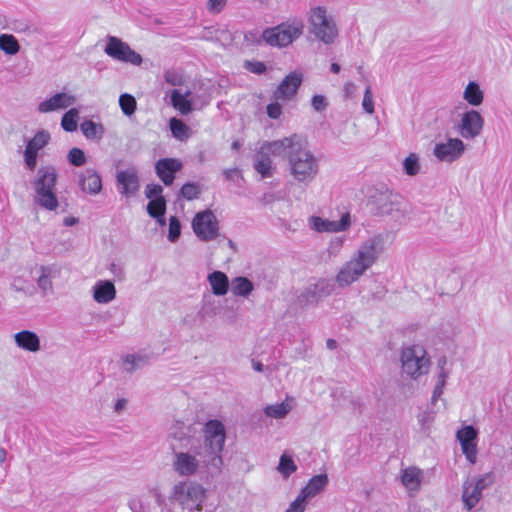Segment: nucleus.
<instances>
[{
	"label": "nucleus",
	"instance_id": "f257e3e1",
	"mask_svg": "<svg viewBox=\"0 0 512 512\" xmlns=\"http://www.w3.org/2000/svg\"><path fill=\"white\" fill-rule=\"evenodd\" d=\"M319 172V160L308 148L307 140L299 135L290 137V193L300 200L306 187Z\"/></svg>",
	"mask_w": 512,
	"mask_h": 512
},
{
	"label": "nucleus",
	"instance_id": "f03ea898",
	"mask_svg": "<svg viewBox=\"0 0 512 512\" xmlns=\"http://www.w3.org/2000/svg\"><path fill=\"white\" fill-rule=\"evenodd\" d=\"M385 248V239L381 234L373 235L357 247L335 277L339 287H347L356 282L380 258Z\"/></svg>",
	"mask_w": 512,
	"mask_h": 512
},
{
	"label": "nucleus",
	"instance_id": "7ed1b4c3",
	"mask_svg": "<svg viewBox=\"0 0 512 512\" xmlns=\"http://www.w3.org/2000/svg\"><path fill=\"white\" fill-rule=\"evenodd\" d=\"M170 449L172 451V468L181 477L221 471L191 439L188 440V445L171 443Z\"/></svg>",
	"mask_w": 512,
	"mask_h": 512
},
{
	"label": "nucleus",
	"instance_id": "20e7f679",
	"mask_svg": "<svg viewBox=\"0 0 512 512\" xmlns=\"http://www.w3.org/2000/svg\"><path fill=\"white\" fill-rule=\"evenodd\" d=\"M191 441L216 465L222 469V452L226 441V428L222 421L211 419L205 422L202 428V439Z\"/></svg>",
	"mask_w": 512,
	"mask_h": 512
},
{
	"label": "nucleus",
	"instance_id": "39448f33",
	"mask_svg": "<svg viewBox=\"0 0 512 512\" xmlns=\"http://www.w3.org/2000/svg\"><path fill=\"white\" fill-rule=\"evenodd\" d=\"M400 363L402 373L413 380L428 374L431 367L427 350L421 344L403 346L400 351Z\"/></svg>",
	"mask_w": 512,
	"mask_h": 512
},
{
	"label": "nucleus",
	"instance_id": "423d86ee",
	"mask_svg": "<svg viewBox=\"0 0 512 512\" xmlns=\"http://www.w3.org/2000/svg\"><path fill=\"white\" fill-rule=\"evenodd\" d=\"M57 177L58 174L55 167H41L37 172V178L34 183V201L48 211H55L59 206L55 193Z\"/></svg>",
	"mask_w": 512,
	"mask_h": 512
},
{
	"label": "nucleus",
	"instance_id": "0eeeda50",
	"mask_svg": "<svg viewBox=\"0 0 512 512\" xmlns=\"http://www.w3.org/2000/svg\"><path fill=\"white\" fill-rule=\"evenodd\" d=\"M310 33L326 45L334 44L338 38V27L334 18L328 14L323 6L312 7L308 14Z\"/></svg>",
	"mask_w": 512,
	"mask_h": 512
},
{
	"label": "nucleus",
	"instance_id": "6e6552de",
	"mask_svg": "<svg viewBox=\"0 0 512 512\" xmlns=\"http://www.w3.org/2000/svg\"><path fill=\"white\" fill-rule=\"evenodd\" d=\"M61 273L62 267L57 263L34 264L29 268V275L42 296L54 293L53 280L60 278Z\"/></svg>",
	"mask_w": 512,
	"mask_h": 512
},
{
	"label": "nucleus",
	"instance_id": "1a4fd4ad",
	"mask_svg": "<svg viewBox=\"0 0 512 512\" xmlns=\"http://www.w3.org/2000/svg\"><path fill=\"white\" fill-rule=\"evenodd\" d=\"M195 235L202 241H213L219 234V223L211 210L198 212L192 220Z\"/></svg>",
	"mask_w": 512,
	"mask_h": 512
},
{
	"label": "nucleus",
	"instance_id": "9d476101",
	"mask_svg": "<svg viewBox=\"0 0 512 512\" xmlns=\"http://www.w3.org/2000/svg\"><path fill=\"white\" fill-rule=\"evenodd\" d=\"M104 52L112 59L133 65H140L142 57L131 49V47L121 39L108 36Z\"/></svg>",
	"mask_w": 512,
	"mask_h": 512
},
{
	"label": "nucleus",
	"instance_id": "9b49d317",
	"mask_svg": "<svg viewBox=\"0 0 512 512\" xmlns=\"http://www.w3.org/2000/svg\"><path fill=\"white\" fill-rule=\"evenodd\" d=\"M327 481L326 475L313 476L296 499L290 503V512H304L308 502L324 489Z\"/></svg>",
	"mask_w": 512,
	"mask_h": 512
},
{
	"label": "nucleus",
	"instance_id": "f8f14e48",
	"mask_svg": "<svg viewBox=\"0 0 512 512\" xmlns=\"http://www.w3.org/2000/svg\"><path fill=\"white\" fill-rule=\"evenodd\" d=\"M483 127L484 118L474 109L462 113L456 126L458 133L468 140L478 137L482 133Z\"/></svg>",
	"mask_w": 512,
	"mask_h": 512
},
{
	"label": "nucleus",
	"instance_id": "ddd939ff",
	"mask_svg": "<svg viewBox=\"0 0 512 512\" xmlns=\"http://www.w3.org/2000/svg\"><path fill=\"white\" fill-rule=\"evenodd\" d=\"M173 498L182 505H200L205 498V490L199 484L180 482L173 487Z\"/></svg>",
	"mask_w": 512,
	"mask_h": 512
},
{
	"label": "nucleus",
	"instance_id": "4468645a",
	"mask_svg": "<svg viewBox=\"0 0 512 512\" xmlns=\"http://www.w3.org/2000/svg\"><path fill=\"white\" fill-rule=\"evenodd\" d=\"M51 140L50 133L45 129L38 130L35 135L27 141L24 150V162L28 169L33 171L37 166L38 153Z\"/></svg>",
	"mask_w": 512,
	"mask_h": 512
},
{
	"label": "nucleus",
	"instance_id": "2eb2a0df",
	"mask_svg": "<svg viewBox=\"0 0 512 512\" xmlns=\"http://www.w3.org/2000/svg\"><path fill=\"white\" fill-rule=\"evenodd\" d=\"M76 102L75 95L68 92H58L52 96L40 101L37 104V112L40 114H48L65 110Z\"/></svg>",
	"mask_w": 512,
	"mask_h": 512
},
{
	"label": "nucleus",
	"instance_id": "dca6fc26",
	"mask_svg": "<svg viewBox=\"0 0 512 512\" xmlns=\"http://www.w3.org/2000/svg\"><path fill=\"white\" fill-rule=\"evenodd\" d=\"M352 224L350 213L346 212L342 214L339 221H333L328 219H323L318 216H311L309 218L310 227L317 232H328V233H337L347 231Z\"/></svg>",
	"mask_w": 512,
	"mask_h": 512
},
{
	"label": "nucleus",
	"instance_id": "f3484780",
	"mask_svg": "<svg viewBox=\"0 0 512 512\" xmlns=\"http://www.w3.org/2000/svg\"><path fill=\"white\" fill-rule=\"evenodd\" d=\"M464 151L465 144L461 139L449 138L446 142L437 143L433 154L439 161L451 163L459 159Z\"/></svg>",
	"mask_w": 512,
	"mask_h": 512
},
{
	"label": "nucleus",
	"instance_id": "a211bd4d",
	"mask_svg": "<svg viewBox=\"0 0 512 512\" xmlns=\"http://www.w3.org/2000/svg\"><path fill=\"white\" fill-rule=\"evenodd\" d=\"M116 182L119 192L126 197L135 195L139 190V178L134 168L118 172Z\"/></svg>",
	"mask_w": 512,
	"mask_h": 512
},
{
	"label": "nucleus",
	"instance_id": "6ab92c4d",
	"mask_svg": "<svg viewBox=\"0 0 512 512\" xmlns=\"http://www.w3.org/2000/svg\"><path fill=\"white\" fill-rule=\"evenodd\" d=\"M182 168V163L178 159L164 158L160 159L155 164V170L158 177L167 186L171 185L174 181V174Z\"/></svg>",
	"mask_w": 512,
	"mask_h": 512
},
{
	"label": "nucleus",
	"instance_id": "aec40b11",
	"mask_svg": "<svg viewBox=\"0 0 512 512\" xmlns=\"http://www.w3.org/2000/svg\"><path fill=\"white\" fill-rule=\"evenodd\" d=\"M78 184L83 192L90 195H97L102 190L101 176L92 168L79 173Z\"/></svg>",
	"mask_w": 512,
	"mask_h": 512
},
{
	"label": "nucleus",
	"instance_id": "412c9836",
	"mask_svg": "<svg viewBox=\"0 0 512 512\" xmlns=\"http://www.w3.org/2000/svg\"><path fill=\"white\" fill-rule=\"evenodd\" d=\"M261 40L272 47H285L288 45V25L282 23L278 26L267 28L262 32Z\"/></svg>",
	"mask_w": 512,
	"mask_h": 512
},
{
	"label": "nucleus",
	"instance_id": "4be33fe9",
	"mask_svg": "<svg viewBox=\"0 0 512 512\" xmlns=\"http://www.w3.org/2000/svg\"><path fill=\"white\" fill-rule=\"evenodd\" d=\"M116 288L110 280H98L92 287L93 300L98 304H108L116 298Z\"/></svg>",
	"mask_w": 512,
	"mask_h": 512
},
{
	"label": "nucleus",
	"instance_id": "5701e85b",
	"mask_svg": "<svg viewBox=\"0 0 512 512\" xmlns=\"http://www.w3.org/2000/svg\"><path fill=\"white\" fill-rule=\"evenodd\" d=\"M16 346L30 353H37L41 350L39 336L30 330H22L13 335Z\"/></svg>",
	"mask_w": 512,
	"mask_h": 512
},
{
	"label": "nucleus",
	"instance_id": "b1692460",
	"mask_svg": "<svg viewBox=\"0 0 512 512\" xmlns=\"http://www.w3.org/2000/svg\"><path fill=\"white\" fill-rule=\"evenodd\" d=\"M192 425L183 421L176 420L169 428L168 439L171 443L178 445H188L189 439H195L191 436Z\"/></svg>",
	"mask_w": 512,
	"mask_h": 512
},
{
	"label": "nucleus",
	"instance_id": "393cba45",
	"mask_svg": "<svg viewBox=\"0 0 512 512\" xmlns=\"http://www.w3.org/2000/svg\"><path fill=\"white\" fill-rule=\"evenodd\" d=\"M401 483L409 492H418L423 480V472L414 466L401 471Z\"/></svg>",
	"mask_w": 512,
	"mask_h": 512
},
{
	"label": "nucleus",
	"instance_id": "a878e982",
	"mask_svg": "<svg viewBox=\"0 0 512 512\" xmlns=\"http://www.w3.org/2000/svg\"><path fill=\"white\" fill-rule=\"evenodd\" d=\"M253 166L262 178H268L272 176L274 171L271 157L261 147L254 155Z\"/></svg>",
	"mask_w": 512,
	"mask_h": 512
},
{
	"label": "nucleus",
	"instance_id": "bb28decb",
	"mask_svg": "<svg viewBox=\"0 0 512 512\" xmlns=\"http://www.w3.org/2000/svg\"><path fill=\"white\" fill-rule=\"evenodd\" d=\"M170 97L172 106L182 115H186L192 111L190 90L182 92L179 89H174L172 90Z\"/></svg>",
	"mask_w": 512,
	"mask_h": 512
},
{
	"label": "nucleus",
	"instance_id": "cd10ccee",
	"mask_svg": "<svg viewBox=\"0 0 512 512\" xmlns=\"http://www.w3.org/2000/svg\"><path fill=\"white\" fill-rule=\"evenodd\" d=\"M207 281L214 295L224 296L227 294L230 287V282L224 272L213 271L212 273L208 274Z\"/></svg>",
	"mask_w": 512,
	"mask_h": 512
},
{
	"label": "nucleus",
	"instance_id": "c85d7f7f",
	"mask_svg": "<svg viewBox=\"0 0 512 512\" xmlns=\"http://www.w3.org/2000/svg\"><path fill=\"white\" fill-rule=\"evenodd\" d=\"M482 492L468 479L463 483L462 501L467 510H471L479 503Z\"/></svg>",
	"mask_w": 512,
	"mask_h": 512
},
{
	"label": "nucleus",
	"instance_id": "c756f323",
	"mask_svg": "<svg viewBox=\"0 0 512 512\" xmlns=\"http://www.w3.org/2000/svg\"><path fill=\"white\" fill-rule=\"evenodd\" d=\"M463 99L472 106L481 105L484 100V93L479 84L470 81L463 91Z\"/></svg>",
	"mask_w": 512,
	"mask_h": 512
},
{
	"label": "nucleus",
	"instance_id": "7c9ffc66",
	"mask_svg": "<svg viewBox=\"0 0 512 512\" xmlns=\"http://www.w3.org/2000/svg\"><path fill=\"white\" fill-rule=\"evenodd\" d=\"M231 292L235 296L248 297L254 290L253 283L246 277L239 276L232 279Z\"/></svg>",
	"mask_w": 512,
	"mask_h": 512
},
{
	"label": "nucleus",
	"instance_id": "2f4dec72",
	"mask_svg": "<svg viewBox=\"0 0 512 512\" xmlns=\"http://www.w3.org/2000/svg\"><path fill=\"white\" fill-rule=\"evenodd\" d=\"M80 128L83 135L90 140H100L105 133L104 126L92 120H85Z\"/></svg>",
	"mask_w": 512,
	"mask_h": 512
},
{
	"label": "nucleus",
	"instance_id": "473e14b6",
	"mask_svg": "<svg viewBox=\"0 0 512 512\" xmlns=\"http://www.w3.org/2000/svg\"><path fill=\"white\" fill-rule=\"evenodd\" d=\"M147 357L139 354H127L122 359V367L128 372L132 373L136 369L141 368L147 363Z\"/></svg>",
	"mask_w": 512,
	"mask_h": 512
},
{
	"label": "nucleus",
	"instance_id": "72a5a7b5",
	"mask_svg": "<svg viewBox=\"0 0 512 512\" xmlns=\"http://www.w3.org/2000/svg\"><path fill=\"white\" fill-rule=\"evenodd\" d=\"M375 213L377 215H391L395 210V203L388 194H381L374 202Z\"/></svg>",
	"mask_w": 512,
	"mask_h": 512
},
{
	"label": "nucleus",
	"instance_id": "f704fd0d",
	"mask_svg": "<svg viewBox=\"0 0 512 512\" xmlns=\"http://www.w3.org/2000/svg\"><path fill=\"white\" fill-rule=\"evenodd\" d=\"M319 301L311 284L302 289L296 297V304L300 307L316 305Z\"/></svg>",
	"mask_w": 512,
	"mask_h": 512
},
{
	"label": "nucleus",
	"instance_id": "c9c22d12",
	"mask_svg": "<svg viewBox=\"0 0 512 512\" xmlns=\"http://www.w3.org/2000/svg\"><path fill=\"white\" fill-rule=\"evenodd\" d=\"M0 49L7 55H15L20 50V45L16 37L12 34L0 35Z\"/></svg>",
	"mask_w": 512,
	"mask_h": 512
},
{
	"label": "nucleus",
	"instance_id": "e433bc0d",
	"mask_svg": "<svg viewBox=\"0 0 512 512\" xmlns=\"http://www.w3.org/2000/svg\"><path fill=\"white\" fill-rule=\"evenodd\" d=\"M11 286L14 291L22 292L24 294L31 295L34 291V287L31 281L25 275V272H22L16 276H14Z\"/></svg>",
	"mask_w": 512,
	"mask_h": 512
},
{
	"label": "nucleus",
	"instance_id": "4c0bfd02",
	"mask_svg": "<svg viewBox=\"0 0 512 512\" xmlns=\"http://www.w3.org/2000/svg\"><path fill=\"white\" fill-rule=\"evenodd\" d=\"M270 157L285 156L288 145L285 140H278L273 142H264L261 146Z\"/></svg>",
	"mask_w": 512,
	"mask_h": 512
},
{
	"label": "nucleus",
	"instance_id": "58836bf2",
	"mask_svg": "<svg viewBox=\"0 0 512 512\" xmlns=\"http://www.w3.org/2000/svg\"><path fill=\"white\" fill-rule=\"evenodd\" d=\"M79 117V110L77 108H70L61 119V127L64 131L73 132L77 129V120Z\"/></svg>",
	"mask_w": 512,
	"mask_h": 512
},
{
	"label": "nucleus",
	"instance_id": "ea45409f",
	"mask_svg": "<svg viewBox=\"0 0 512 512\" xmlns=\"http://www.w3.org/2000/svg\"><path fill=\"white\" fill-rule=\"evenodd\" d=\"M170 129L173 137L178 140H186L189 138V127L181 120L177 118L170 119Z\"/></svg>",
	"mask_w": 512,
	"mask_h": 512
},
{
	"label": "nucleus",
	"instance_id": "a19ab883",
	"mask_svg": "<svg viewBox=\"0 0 512 512\" xmlns=\"http://www.w3.org/2000/svg\"><path fill=\"white\" fill-rule=\"evenodd\" d=\"M311 285L313 286L319 300L329 296L334 290V284L329 279H319Z\"/></svg>",
	"mask_w": 512,
	"mask_h": 512
},
{
	"label": "nucleus",
	"instance_id": "79ce46f5",
	"mask_svg": "<svg viewBox=\"0 0 512 512\" xmlns=\"http://www.w3.org/2000/svg\"><path fill=\"white\" fill-rule=\"evenodd\" d=\"M403 169L409 176H415L420 171L419 157L415 153H410L403 161Z\"/></svg>",
	"mask_w": 512,
	"mask_h": 512
},
{
	"label": "nucleus",
	"instance_id": "37998d69",
	"mask_svg": "<svg viewBox=\"0 0 512 512\" xmlns=\"http://www.w3.org/2000/svg\"><path fill=\"white\" fill-rule=\"evenodd\" d=\"M147 212L151 217L161 216L166 212V200L164 197H156L147 204Z\"/></svg>",
	"mask_w": 512,
	"mask_h": 512
},
{
	"label": "nucleus",
	"instance_id": "c03bdc74",
	"mask_svg": "<svg viewBox=\"0 0 512 512\" xmlns=\"http://www.w3.org/2000/svg\"><path fill=\"white\" fill-rule=\"evenodd\" d=\"M264 412L266 416L275 418V419H282L286 416L288 413V406L286 404V399L279 404L274 405H268L265 407Z\"/></svg>",
	"mask_w": 512,
	"mask_h": 512
},
{
	"label": "nucleus",
	"instance_id": "a18cd8bd",
	"mask_svg": "<svg viewBox=\"0 0 512 512\" xmlns=\"http://www.w3.org/2000/svg\"><path fill=\"white\" fill-rule=\"evenodd\" d=\"M477 430L473 426H465L457 432V439L461 445L475 442L477 438Z\"/></svg>",
	"mask_w": 512,
	"mask_h": 512
},
{
	"label": "nucleus",
	"instance_id": "49530a36",
	"mask_svg": "<svg viewBox=\"0 0 512 512\" xmlns=\"http://www.w3.org/2000/svg\"><path fill=\"white\" fill-rule=\"evenodd\" d=\"M119 105H120L122 112L127 116L134 114V112L136 110L135 98L132 95L127 94V93L122 94L120 96Z\"/></svg>",
	"mask_w": 512,
	"mask_h": 512
},
{
	"label": "nucleus",
	"instance_id": "de8ad7c7",
	"mask_svg": "<svg viewBox=\"0 0 512 512\" xmlns=\"http://www.w3.org/2000/svg\"><path fill=\"white\" fill-rule=\"evenodd\" d=\"M472 484L477 486V488L483 492L485 489L492 486V484L495 481V477L493 473H486L484 475H480L477 477L469 478L468 479Z\"/></svg>",
	"mask_w": 512,
	"mask_h": 512
},
{
	"label": "nucleus",
	"instance_id": "09e8293b",
	"mask_svg": "<svg viewBox=\"0 0 512 512\" xmlns=\"http://www.w3.org/2000/svg\"><path fill=\"white\" fill-rule=\"evenodd\" d=\"M67 159L71 165L77 167L83 166L87 160L84 151L76 147L69 150Z\"/></svg>",
	"mask_w": 512,
	"mask_h": 512
},
{
	"label": "nucleus",
	"instance_id": "8fccbe9b",
	"mask_svg": "<svg viewBox=\"0 0 512 512\" xmlns=\"http://www.w3.org/2000/svg\"><path fill=\"white\" fill-rule=\"evenodd\" d=\"M180 193L186 200H193L198 198L200 194V188L195 183H186L182 186Z\"/></svg>",
	"mask_w": 512,
	"mask_h": 512
},
{
	"label": "nucleus",
	"instance_id": "3c124183",
	"mask_svg": "<svg viewBox=\"0 0 512 512\" xmlns=\"http://www.w3.org/2000/svg\"><path fill=\"white\" fill-rule=\"evenodd\" d=\"M181 234V224L177 217L172 216L169 219V233L168 239L171 242H175Z\"/></svg>",
	"mask_w": 512,
	"mask_h": 512
},
{
	"label": "nucleus",
	"instance_id": "603ef678",
	"mask_svg": "<svg viewBox=\"0 0 512 512\" xmlns=\"http://www.w3.org/2000/svg\"><path fill=\"white\" fill-rule=\"evenodd\" d=\"M303 30L304 24L301 19L294 18L290 21V44L303 34Z\"/></svg>",
	"mask_w": 512,
	"mask_h": 512
},
{
	"label": "nucleus",
	"instance_id": "864d4df0",
	"mask_svg": "<svg viewBox=\"0 0 512 512\" xmlns=\"http://www.w3.org/2000/svg\"><path fill=\"white\" fill-rule=\"evenodd\" d=\"M362 107L364 111L368 114H373L374 109V100H373V93L370 85H367L364 95H363V101H362Z\"/></svg>",
	"mask_w": 512,
	"mask_h": 512
},
{
	"label": "nucleus",
	"instance_id": "5fc2aeb1",
	"mask_svg": "<svg viewBox=\"0 0 512 512\" xmlns=\"http://www.w3.org/2000/svg\"><path fill=\"white\" fill-rule=\"evenodd\" d=\"M462 452L466 456L467 460L474 464L477 459V444L476 442L461 445Z\"/></svg>",
	"mask_w": 512,
	"mask_h": 512
},
{
	"label": "nucleus",
	"instance_id": "6e6d98bb",
	"mask_svg": "<svg viewBox=\"0 0 512 512\" xmlns=\"http://www.w3.org/2000/svg\"><path fill=\"white\" fill-rule=\"evenodd\" d=\"M345 237L344 236H338L331 239L329 246H328V252L330 255H337L340 250L342 249L344 243H345Z\"/></svg>",
	"mask_w": 512,
	"mask_h": 512
},
{
	"label": "nucleus",
	"instance_id": "4d7b16f0",
	"mask_svg": "<svg viewBox=\"0 0 512 512\" xmlns=\"http://www.w3.org/2000/svg\"><path fill=\"white\" fill-rule=\"evenodd\" d=\"M163 188L158 184H148L145 188V195L148 199H156L162 196Z\"/></svg>",
	"mask_w": 512,
	"mask_h": 512
},
{
	"label": "nucleus",
	"instance_id": "13d9d810",
	"mask_svg": "<svg viewBox=\"0 0 512 512\" xmlns=\"http://www.w3.org/2000/svg\"><path fill=\"white\" fill-rule=\"evenodd\" d=\"M227 4V0H208L207 9L210 13H220Z\"/></svg>",
	"mask_w": 512,
	"mask_h": 512
},
{
	"label": "nucleus",
	"instance_id": "bf43d9fd",
	"mask_svg": "<svg viewBox=\"0 0 512 512\" xmlns=\"http://www.w3.org/2000/svg\"><path fill=\"white\" fill-rule=\"evenodd\" d=\"M311 104L313 109L317 112L324 111L328 106V102L323 95H314Z\"/></svg>",
	"mask_w": 512,
	"mask_h": 512
},
{
	"label": "nucleus",
	"instance_id": "052dcab7",
	"mask_svg": "<svg viewBox=\"0 0 512 512\" xmlns=\"http://www.w3.org/2000/svg\"><path fill=\"white\" fill-rule=\"evenodd\" d=\"M244 66L248 71L255 74H261L266 70L265 64L260 61H246Z\"/></svg>",
	"mask_w": 512,
	"mask_h": 512
},
{
	"label": "nucleus",
	"instance_id": "680f3d73",
	"mask_svg": "<svg viewBox=\"0 0 512 512\" xmlns=\"http://www.w3.org/2000/svg\"><path fill=\"white\" fill-rule=\"evenodd\" d=\"M302 83V75L297 72L290 73V99L296 93L297 88Z\"/></svg>",
	"mask_w": 512,
	"mask_h": 512
},
{
	"label": "nucleus",
	"instance_id": "e2e57ef3",
	"mask_svg": "<svg viewBox=\"0 0 512 512\" xmlns=\"http://www.w3.org/2000/svg\"><path fill=\"white\" fill-rule=\"evenodd\" d=\"M164 78L167 83L173 86L181 85L183 82L182 76L175 71H167L164 75Z\"/></svg>",
	"mask_w": 512,
	"mask_h": 512
},
{
	"label": "nucleus",
	"instance_id": "0e129e2a",
	"mask_svg": "<svg viewBox=\"0 0 512 512\" xmlns=\"http://www.w3.org/2000/svg\"><path fill=\"white\" fill-rule=\"evenodd\" d=\"M356 91H357V86L353 82L348 81V82L344 83L343 93H344L345 98H347V99L354 98Z\"/></svg>",
	"mask_w": 512,
	"mask_h": 512
},
{
	"label": "nucleus",
	"instance_id": "69168bd1",
	"mask_svg": "<svg viewBox=\"0 0 512 512\" xmlns=\"http://www.w3.org/2000/svg\"><path fill=\"white\" fill-rule=\"evenodd\" d=\"M267 114L269 117L276 119L281 114V106L278 103H271L267 106Z\"/></svg>",
	"mask_w": 512,
	"mask_h": 512
},
{
	"label": "nucleus",
	"instance_id": "338daca9",
	"mask_svg": "<svg viewBox=\"0 0 512 512\" xmlns=\"http://www.w3.org/2000/svg\"><path fill=\"white\" fill-rule=\"evenodd\" d=\"M278 470L286 476L288 474V455L287 453H283L280 458V463L278 466Z\"/></svg>",
	"mask_w": 512,
	"mask_h": 512
},
{
	"label": "nucleus",
	"instance_id": "774afa93",
	"mask_svg": "<svg viewBox=\"0 0 512 512\" xmlns=\"http://www.w3.org/2000/svg\"><path fill=\"white\" fill-rule=\"evenodd\" d=\"M128 401L125 398L118 399L114 404V412L116 414H121L127 407Z\"/></svg>",
	"mask_w": 512,
	"mask_h": 512
}]
</instances>
